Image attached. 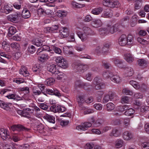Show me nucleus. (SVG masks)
<instances>
[{"label": "nucleus", "instance_id": "09e8293b", "mask_svg": "<svg viewBox=\"0 0 149 149\" xmlns=\"http://www.w3.org/2000/svg\"><path fill=\"white\" fill-rule=\"evenodd\" d=\"M39 127V128L38 127V130H39L40 133H42L44 135H47L48 134V132L43 128L42 125H40Z\"/></svg>", "mask_w": 149, "mask_h": 149}, {"label": "nucleus", "instance_id": "b1692460", "mask_svg": "<svg viewBox=\"0 0 149 149\" xmlns=\"http://www.w3.org/2000/svg\"><path fill=\"white\" fill-rule=\"evenodd\" d=\"M45 42H43V45H42L41 47L38 49H40L41 51H47L48 52H50V53H54L53 52H51L52 51V49H50V47L49 46L46 45H45Z\"/></svg>", "mask_w": 149, "mask_h": 149}, {"label": "nucleus", "instance_id": "7ed1b4c3", "mask_svg": "<svg viewBox=\"0 0 149 149\" xmlns=\"http://www.w3.org/2000/svg\"><path fill=\"white\" fill-rule=\"evenodd\" d=\"M103 5L110 8H118L120 5L118 2L116 0H103Z\"/></svg>", "mask_w": 149, "mask_h": 149}, {"label": "nucleus", "instance_id": "13d9d810", "mask_svg": "<svg viewBox=\"0 0 149 149\" xmlns=\"http://www.w3.org/2000/svg\"><path fill=\"white\" fill-rule=\"evenodd\" d=\"M64 51L66 54L68 56L71 57H74L76 56L75 54L72 51L65 50Z\"/></svg>", "mask_w": 149, "mask_h": 149}, {"label": "nucleus", "instance_id": "69168bd1", "mask_svg": "<svg viewBox=\"0 0 149 149\" xmlns=\"http://www.w3.org/2000/svg\"><path fill=\"white\" fill-rule=\"evenodd\" d=\"M14 82H15L17 84H20L21 83L24 82V80L23 79L18 78L14 79L13 80Z\"/></svg>", "mask_w": 149, "mask_h": 149}, {"label": "nucleus", "instance_id": "aec40b11", "mask_svg": "<svg viewBox=\"0 0 149 149\" xmlns=\"http://www.w3.org/2000/svg\"><path fill=\"white\" fill-rule=\"evenodd\" d=\"M123 138L126 140H129L133 138V134L130 132L126 131L123 134Z\"/></svg>", "mask_w": 149, "mask_h": 149}, {"label": "nucleus", "instance_id": "0eeeda50", "mask_svg": "<svg viewBox=\"0 0 149 149\" xmlns=\"http://www.w3.org/2000/svg\"><path fill=\"white\" fill-rule=\"evenodd\" d=\"M94 83L95 85V88L93 89V92H95L94 90H98L103 88L104 86V84L102 82H100L98 77L95 78L93 80Z\"/></svg>", "mask_w": 149, "mask_h": 149}, {"label": "nucleus", "instance_id": "6ab92c4d", "mask_svg": "<svg viewBox=\"0 0 149 149\" xmlns=\"http://www.w3.org/2000/svg\"><path fill=\"white\" fill-rule=\"evenodd\" d=\"M123 69L125 70V74L126 76L130 77L133 74V70L131 67L126 68L125 65V68Z\"/></svg>", "mask_w": 149, "mask_h": 149}, {"label": "nucleus", "instance_id": "3c124183", "mask_svg": "<svg viewBox=\"0 0 149 149\" xmlns=\"http://www.w3.org/2000/svg\"><path fill=\"white\" fill-rule=\"evenodd\" d=\"M134 108L138 109L141 105L142 103L138 100H135L134 102Z\"/></svg>", "mask_w": 149, "mask_h": 149}, {"label": "nucleus", "instance_id": "c85d7f7f", "mask_svg": "<svg viewBox=\"0 0 149 149\" xmlns=\"http://www.w3.org/2000/svg\"><path fill=\"white\" fill-rule=\"evenodd\" d=\"M6 97L9 99H13L17 100H20L22 99L21 97L14 94H10L9 95L6 96Z\"/></svg>", "mask_w": 149, "mask_h": 149}, {"label": "nucleus", "instance_id": "5fc2aeb1", "mask_svg": "<svg viewBox=\"0 0 149 149\" xmlns=\"http://www.w3.org/2000/svg\"><path fill=\"white\" fill-rule=\"evenodd\" d=\"M71 4L74 7L77 8H81L84 6V5H81L76 2L72 1L71 2Z\"/></svg>", "mask_w": 149, "mask_h": 149}, {"label": "nucleus", "instance_id": "a18cd8bd", "mask_svg": "<svg viewBox=\"0 0 149 149\" xmlns=\"http://www.w3.org/2000/svg\"><path fill=\"white\" fill-rule=\"evenodd\" d=\"M113 15V13L111 11H104L102 14V17H111Z\"/></svg>", "mask_w": 149, "mask_h": 149}, {"label": "nucleus", "instance_id": "79ce46f5", "mask_svg": "<svg viewBox=\"0 0 149 149\" xmlns=\"http://www.w3.org/2000/svg\"><path fill=\"white\" fill-rule=\"evenodd\" d=\"M111 79L114 82L118 83L120 82V79L119 76L117 75H113L111 77Z\"/></svg>", "mask_w": 149, "mask_h": 149}, {"label": "nucleus", "instance_id": "4c0bfd02", "mask_svg": "<svg viewBox=\"0 0 149 149\" xmlns=\"http://www.w3.org/2000/svg\"><path fill=\"white\" fill-rule=\"evenodd\" d=\"M106 28L107 31H108V34L109 33L112 34L113 33L117 31L116 28H115L113 26L109 25H108Z\"/></svg>", "mask_w": 149, "mask_h": 149}, {"label": "nucleus", "instance_id": "dca6fc26", "mask_svg": "<svg viewBox=\"0 0 149 149\" xmlns=\"http://www.w3.org/2000/svg\"><path fill=\"white\" fill-rule=\"evenodd\" d=\"M77 34L79 38L81 39L82 41L86 42H88V37L87 35L84 33H83L80 31L77 32Z\"/></svg>", "mask_w": 149, "mask_h": 149}, {"label": "nucleus", "instance_id": "c03bdc74", "mask_svg": "<svg viewBox=\"0 0 149 149\" xmlns=\"http://www.w3.org/2000/svg\"><path fill=\"white\" fill-rule=\"evenodd\" d=\"M45 118L49 122L53 123H55V118L53 116L47 114L45 116Z\"/></svg>", "mask_w": 149, "mask_h": 149}, {"label": "nucleus", "instance_id": "423d86ee", "mask_svg": "<svg viewBox=\"0 0 149 149\" xmlns=\"http://www.w3.org/2000/svg\"><path fill=\"white\" fill-rule=\"evenodd\" d=\"M21 17V14L19 13H15L14 14L10 15L7 16L8 19L13 22H17Z\"/></svg>", "mask_w": 149, "mask_h": 149}, {"label": "nucleus", "instance_id": "052dcab7", "mask_svg": "<svg viewBox=\"0 0 149 149\" xmlns=\"http://www.w3.org/2000/svg\"><path fill=\"white\" fill-rule=\"evenodd\" d=\"M0 55L8 59H10L11 57V56L10 55L6 54L5 53L3 52L0 53Z\"/></svg>", "mask_w": 149, "mask_h": 149}, {"label": "nucleus", "instance_id": "ddd939ff", "mask_svg": "<svg viewBox=\"0 0 149 149\" xmlns=\"http://www.w3.org/2000/svg\"><path fill=\"white\" fill-rule=\"evenodd\" d=\"M91 126L92 124L91 123L86 122L83 123L81 125L77 126L76 128L78 130L85 131Z\"/></svg>", "mask_w": 149, "mask_h": 149}, {"label": "nucleus", "instance_id": "5701e85b", "mask_svg": "<svg viewBox=\"0 0 149 149\" xmlns=\"http://www.w3.org/2000/svg\"><path fill=\"white\" fill-rule=\"evenodd\" d=\"M21 16L25 19L29 18L31 16L29 11L26 9H24L21 14Z\"/></svg>", "mask_w": 149, "mask_h": 149}, {"label": "nucleus", "instance_id": "603ef678", "mask_svg": "<svg viewBox=\"0 0 149 149\" xmlns=\"http://www.w3.org/2000/svg\"><path fill=\"white\" fill-rule=\"evenodd\" d=\"M133 37L130 34H129L127 38V41L128 43V45H130L132 44L133 41Z\"/></svg>", "mask_w": 149, "mask_h": 149}, {"label": "nucleus", "instance_id": "f03ea898", "mask_svg": "<svg viewBox=\"0 0 149 149\" xmlns=\"http://www.w3.org/2000/svg\"><path fill=\"white\" fill-rule=\"evenodd\" d=\"M38 86L40 90H37L36 91H33V93H59V91L56 88L53 89V90L45 89V86L42 84L39 85Z\"/></svg>", "mask_w": 149, "mask_h": 149}, {"label": "nucleus", "instance_id": "0e129e2a", "mask_svg": "<svg viewBox=\"0 0 149 149\" xmlns=\"http://www.w3.org/2000/svg\"><path fill=\"white\" fill-rule=\"evenodd\" d=\"M93 98L92 97H86L85 102L88 103H90L93 102Z\"/></svg>", "mask_w": 149, "mask_h": 149}, {"label": "nucleus", "instance_id": "9d476101", "mask_svg": "<svg viewBox=\"0 0 149 149\" xmlns=\"http://www.w3.org/2000/svg\"><path fill=\"white\" fill-rule=\"evenodd\" d=\"M37 53L38 55H40L39 60L41 61L47 60L50 57L46 53L44 52L41 51L40 49H38Z\"/></svg>", "mask_w": 149, "mask_h": 149}, {"label": "nucleus", "instance_id": "a878e982", "mask_svg": "<svg viewBox=\"0 0 149 149\" xmlns=\"http://www.w3.org/2000/svg\"><path fill=\"white\" fill-rule=\"evenodd\" d=\"M72 66L75 71L79 72H83L82 69V65H78L77 64H73Z\"/></svg>", "mask_w": 149, "mask_h": 149}, {"label": "nucleus", "instance_id": "774afa93", "mask_svg": "<svg viewBox=\"0 0 149 149\" xmlns=\"http://www.w3.org/2000/svg\"><path fill=\"white\" fill-rule=\"evenodd\" d=\"M94 146V145L92 143H87L85 147L86 149H92Z\"/></svg>", "mask_w": 149, "mask_h": 149}, {"label": "nucleus", "instance_id": "20e7f679", "mask_svg": "<svg viewBox=\"0 0 149 149\" xmlns=\"http://www.w3.org/2000/svg\"><path fill=\"white\" fill-rule=\"evenodd\" d=\"M59 66L63 68H65L68 67V63L66 60L62 56L57 57L55 60Z\"/></svg>", "mask_w": 149, "mask_h": 149}, {"label": "nucleus", "instance_id": "ea45409f", "mask_svg": "<svg viewBox=\"0 0 149 149\" xmlns=\"http://www.w3.org/2000/svg\"><path fill=\"white\" fill-rule=\"evenodd\" d=\"M54 81L55 80L54 79L49 78L46 80L45 81V84L49 86L53 85Z\"/></svg>", "mask_w": 149, "mask_h": 149}, {"label": "nucleus", "instance_id": "f3484780", "mask_svg": "<svg viewBox=\"0 0 149 149\" xmlns=\"http://www.w3.org/2000/svg\"><path fill=\"white\" fill-rule=\"evenodd\" d=\"M60 32L61 36L63 38L67 37L69 35V30L66 27H63L62 29L60 30Z\"/></svg>", "mask_w": 149, "mask_h": 149}, {"label": "nucleus", "instance_id": "f704fd0d", "mask_svg": "<svg viewBox=\"0 0 149 149\" xmlns=\"http://www.w3.org/2000/svg\"><path fill=\"white\" fill-rule=\"evenodd\" d=\"M125 59L129 63L132 62L133 60V58L132 55L130 54L127 53L124 55Z\"/></svg>", "mask_w": 149, "mask_h": 149}, {"label": "nucleus", "instance_id": "338daca9", "mask_svg": "<svg viewBox=\"0 0 149 149\" xmlns=\"http://www.w3.org/2000/svg\"><path fill=\"white\" fill-rule=\"evenodd\" d=\"M94 107L96 109L101 110L102 109V104H95L94 105Z\"/></svg>", "mask_w": 149, "mask_h": 149}, {"label": "nucleus", "instance_id": "6e6d98bb", "mask_svg": "<svg viewBox=\"0 0 149 149\" xmlns=\"http://www.w3.org/2000/svg\"><path fill=\"white\" fill-rule=\"evenodd\" d=\"M86 96H79L77 97V100L79 103H83L85 102Z\"/></svg>", "mask_w": 149, "mask_h": 149}, {"label": "nucleus", "instance_id": "4be33fe9", "mask_svg": "<svg viewBox=\"0 0 149 149\" xmlns=\"http://www.w3.org/2000/svg\"><path fill=\"white\" fill-rule=\"evenodd\" d=\"M128 108V106L127 105L118 106L116 108V110L119 112L122 113L127 109Z\"/></svg>", "mask_w": 149, "mask_h": 149}, {"label": "nucleus", "instance_id": "4d7b16f0", "mask_svg": "<svg viewBox=\"0 0 149 149\" xmlns=\"http://www.w3.org/2000/svg\"><path fill=\"white\" fill-rule=\"evenodd\" d=\"M2 45L3 49L6 50H9V46L6 42H3L2 43Z\"/></svg>", "mask_w": 149, "mask_h": 149}, {"label": "nucleus", "instance_id": "de8ad7c7", "mask_svg": "<svg viewBox=\"0 0 149 149\" xmlns=\"http://www.w3.org/2000/svg\"><path fill=\"white\" fill-rule=\"evenodd\" d=\"M126 111L125 112V114L127 116H131L134 113V110L132 109H128L126 110Z\"/></svg>", "mask_w": 149, "mask_h": 149}, {"label": "nucleus", "instance_id": "6e6552de", "mask_svg": "<svg viewBox=\"0 0 149 149\" xmlns=\"http://www.w3.org/2000/svg\"><path fill=\"white\" fill-rule=\"evenodd\" d=\"M11 128L13 131L16 130L18 131H29L30 130V129L26 128L19 124L13 125L11 126Z\"/></svg>", "mask_w": 149, "mask_h": 149}, {"label": "nucleus", "instance_id": "2f4dec72", "mask_svg": "<svg viewBox=\"0 0 149 149\" xmlns=\"http://www.w3.org/2000/svg\"><path fill=\"white\" fill-rule=\"evenodd\" d=\"M92 25L93 27L96 28L101 26L102 23L100 20L95 19L92 22Z\"/></svg>", "mask_w": 149, "mask_h": 149}, {"label": "nucleus", "instance_id": "f8f14e48", "mask_svg": "<svg viewBox=\"0 0 149 149\" xmlns=\"http://www.w3.org/2000/svg\"><path fill=\"white\" fill-rule=\"evenodd\" d=\"M52 13L49 7H47L46 8H41L39 9L38 11V14L40 15L41 16L45 15H49Z\"/></svg>", "mask_w": 149, "mask_h": 149}, {"label": "nucleus", "instance_id": "9b49d317", "mask_svg": "<svg viewBox=\"0 0 149 149\" xmlns=\"http://www.w3.org/2000/svg\"><path fill=\"white\" fill-rule=\"evenodd\" d=\"M0 135L2 139L4 140L10 138V136L9 135V132L6 129H1L0 130Z\"/></svg>", "mask_w": 149, "mask_h": 149}, {"label": "nucleus", "instance_id": "cd10ccee", "mask_svg": "<svg viewBox=\"0 0 149 149\" xmlns=\"http://www.w3.org/2000/svg\"><path fill=\"white\" fill-rule=\"evenodd\" d=\"M45 41H42L40 39L37 38L34 39L33 41V44L38 47L41 46L43 45V42Z\"/></svg>", "mask_w": 149, "mask_h": 149}, {"label": "nucleus", "instance_id": "e433bc0d", "mask_svg": "<svg viewBox=\"0 0 149 149\" xmlns=\"http://www.w3.org/2000/svg\"><path fill=\"white\" fill-rule=\"evenodd\" d=\"M130 83L136 89H139L140 88V85L139 83L135 81H131L130 82Z\"/></svg>", "mask_w": 149, "mask_h": 149}, {"label": "nucleus", "instance_id": "a19ab883", "mask_svg": "<svg viewBox=\"0 0 149 149\" xmlns=\"http://www.w3.org/2000/svg\"><path fill=\"white\" fill-rule=\"evenodd\" d=\"M15 28L13 26H11L8 29V35L9 37L11 36L14 35L16 32Z\"/></svg>", "mask_w": 149, "mask_h": 149}, {"label": "nucleus", "instance_id": "bf43d9fd", "mask_svg": "<svg viewBox=\"0 0 149 149\" xmlns=\"http://www.w3.org/2000/svg\"><path fill=\"white\" fill-rule=\"evenodd\" d=\"M10 46L12 48L18 49L19 48V44L16 42H14L12 43Z\"/></svg>", "mask_w": 149, "mask_h": 149}, {"label": "nucleus", "instance_id": "a211bd4d", "mask_svg": "<svg viewBox=\"0 0 149 149\" xmlns=\"http://www.w3.org/2000/svg\"><path fill=\"white\" fill-rule=\"evenodd\" d=\"M113 97V94H107L105 95L103 100V103H105L108 102L109 100L111 101Z\"/></svg>", "mask_w": 149, "mask_h": 149}, {"label": "nucleus", "instance_id": "72a5a7b5", "mask_svg": "<svg viewBox=\"0 0 149 149\" xmlns=\"http://www.w3.org/2000/svg\"><path fill=\"white\" fill-rule=\"evenodd\" d=\"M107 110L108 111H111L115 108V105L112 103L109 102L106 104Z\"/></svg>", "mask_w": 149, "mask_h": 149}, {"label": "nucleus", "instance_id": "680f3d73", "mask_svg": "<svg viewBox=\"0 0 149 149\" xmlns=\"http://www.w3.org/2000/svg\"><path fill=\"white\" fill-rule=\"evenodd\" d=\"M28 51L30 53H33L36 51V48L34 46L30 45L28 47Z\"/></svg>", "mask_w": 149, "mask_h": 149}, {"label": "nucleus", "instance_id": "412c9836", "mask_svg": "<svg viewBox=\"0 0 149 149\" xmlns=\"http://www.w3.org/2000/svg\"><path fill=\"white\" fill-rule=\"evenodd\" d=\"M114 62L116 66L120 68L124 69L125 68V65L123 64V62L121 60L118 59H115Z\"/></svg>", "mask_w": 149, "mask_h": 149}, {"label": "nucleus", "instance_id": "37998d69", "mask_svg": "<svg viewBox=\"0 0 149 149\" xmlns=\"http://www.w3.org/2000/svg\"><path fill=\"white\" fill-rule=\"evenodd\" d=\"M56 15L59 17H64L66 16L67 15V13L66 11L63 10H59L57 12Z\"/></svg>", "mask_w": 149, "mask_h": 149}, {"label": "nucleus", "instance_id": "39448f33", "mask_svg": "<svg viewBox=\"0 0 149 149\" xmlns=\"http://www.w3.org/2000/svg\"><path fill=\"white\" fill-rule=\"evenodd\" d=\"M50 109L54 113L63 112L66 111V109L64 107L54 104L50 107Z\"/></svg>", "mask_w": 149, "mask_h": 149}, {"label": "nucleus", "instance_id": "e2e57ef3", "mask_svg": "<svg viewBox=\"0 0 149 149\" xmlns=\"http://www.w3.org/2000/svg\"><path fill=\"white\" fill-rule=\"evenodd\" d=\"M111 123L114 125H118L121 124V122L119 119H115L112 121Z\"/></svg>", "mask_w": 149, "mask_h": 149}, {"label": "nucleus", "instance_id": "7c9ffc66", "mask_svg": "<svg viewBox=\"0 0 149 149\" xmlns=\"http://www.w3.org/2000/svg\"><path fill=\"white\" fill-rule=\"evenodd\" d=\"M120 134L118 130L116 128L113 129L111 132L109 134V136H118Z\"/></svg>", "mask_w": 149, "mask_h": 149}, {"label": "nucleus", "instance_id": "c756f323", "mask_svg": "<svg viewBox=\"0 0 149 149\" xmlns=\"http://www.w3.org/2000/svg\"><path fill=\"white\" fill-rule=\"evenodd\" d=\"M138 65L141 66L146 67L148 65L147 61L144 59H140L138 61Z\"/></svg>", "mask_w": 149, "mask_h": 149}, {"label": "nucleus", "instance_id": "58836bf2", "mask_svg": "<svg viewBox=\"0 0 149 149\" xmlns=\"http://www.w3.org/2000/svg\"><path fill=\"white\" fill-rule=\"evenodd\" d=\"M100 34L102 36H106L108 34L106 28L99 29L98 30Z\"/></svg>", "mask_w": 149, "mask_h": 149}, {"label": "nucleus", "instance_id": "393cba45", "mask_svg": "<svg viewBox=\"0 0 149 149\" xmlns=\"http://www.w3.org/2000/svg\"><path fill=\"white\" fill-rule=\"evenodd\" d=\"M10 103H6L0 100V107L4 109L8 110L10 109L9 105Z\"/></svg>", "mask_w": 149, "mask_h": 149}, {"label": "nucleus", "instance_id": "f257e3e1", "mask_svg": "<svg viewBox=\"0 0 149 149\" xmlns=\"http://www.w3.org/2000/svg\"><path fill=\"white\" fill-rule=\"evenodd\" d=\"M84 86V89L89 91H91L89 87L91 86V85L88 83H84L80 80H77L75 83L74 84V91L75 92H79V89L80 88Z\"/></svg>", "mask_w": 149, "mask_h": 149}, {"label": "nucleus", "instance_id": "8fccbe9b", "mask_svg": "<svg viewBox=\"0 0 149 149\" xmlns=\"http://www.w3.org/2000/svg\"><path fill=\"white\" fill-rule=\"evenodd\" d=\"M51 49H52L53 51H54V52L58 54H61L62 53L61 50L60 48L55 46H52L51 47Z\"/></svg>", "mask_w": 149, "mask_h": 149}, {"label": "nucleus", "instance_id": "1a4fd4ad", "mask_svg": "<svg viewBox=\"0 0 149 149\" xmlns=\"http://www.w3.org/2000/svg\"><path fill=\"white\" fill-rule=\"evenodd\" d=\"M58 67L54 64L52 65H48L47 67V70L53 74H58L59 73V71L58 68Z\"/></svg>", "mask_w": 149, "mask_h": 149}, {"label": "nucleus", "instance_id": "c9c22d12", "mask_svg": "<svg viewBox=\"0 0 149 149\" xmlns=\"http://www.w3.org/2000/svg\"><path fill=\"white\" fill-rule=\"evenodd\" d=\"M15 145L14 143L5 144L3 145V149H15Z\"/></svg>", "mask_w": 149, "mask_h": 149}, {"label": "nucleus", "instance_id": "2eb2a0df", "mask_svg": "<svg viewBox=\"0 0 149 149\" xmlns=\"http://www.w3.org/2000/svg\"><path fill=\"white\" fill-rule=\"evenodd\" d=\"M19 73L22 75L24 77L29 76L30 74L29 72L27 70V68L24 66H22L19 70Z\"/></svg>", "mask_w": 149, "mask_h": 149}, {"label": "nucleus", "instance_id": "bb28decb", "mask_svg": "<svg viewBox=\"0 0 149 149\" xmlns=\"http://www.w3.org/2000/svg\"><path fill=\"white\" fill-rule=\"evenodd\" d=\"M83 30L84 33L87 35H93L94 34V32L90 28L88 27L84 26L83 28Z\"/></svg>", "mask_w": 149, "mask_h": 149}, {"label": "nucleus", "instance_id": "49530a36", "mask_svg": "<svg viewBox=\"0 0 149 149\" xmlns=\"http://www.w3.org/2000/svg\"><path fill=\"white\" fill-rule=\"evenodd\" d=\"M123 144V141L118 139L115 142V146L117 148H120L122 146Z\"/></svg>", "mask_w": 149, "mask_h": 149}, {"label": "nucleus", "instance_id": "4468645a", "mask_svg": "<svg viewBox=\"0 0 149 149\" xmlns=\"http://www.w3.org/2000/svg\"><path fill=\"white\" fill-rule=\"evenodd\" d=\"M118 42L119 45L121 46H124L126 45H128L126 36L124 34L122 35L118 39Z\"/></svg>", "mask_w": 149, "mask_h": 149}, {"label": "nucleus", "instance_id": "473e14b6", "mask_svg": "<svg viewBox=\"0 0 149 149\" xmlns=\"http://www.w3.org/2000/svg\"><path fill=\"white\" fill-rule=\"evenodd\" d=\"M103 10V8L100 7L96 8L93 9L91 13L93 14L97 15L101 13Z\"/></svg>", "mask_w": 149, "mask_h": 149}, {"label": "nucleus", "instance_id": "864d4df0", "mask_svg": "<svg viewBox=\"0 0 149 149\" xmlns=\"http://www.w3.org/2000/svg\"><path fill=\"white\" fill-rule=\"evenodd\" d=\"M129 100V97L126 96H123L121 98V102L122 104L128 103Z\"/></svg>", "mask_w": 149, "mask_h": 149}]
</instances>
